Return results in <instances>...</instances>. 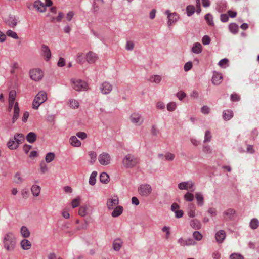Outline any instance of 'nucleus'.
Masks as SVG:
<instances>
[{
	"instance_id": "f257e3e1",
	"label": "nucleus",
	"mask_w": 259,
	"mask_h": 259,
	"mask_svg": "<svg viewBox=\"0 0 259 259\" xmlns=\"http://www.w3.org/2000/svg\"><path fill=\"white\" fill-rule=\"evenodd\" d=\"M138 163V158L132 154H126L122 160V165L126 169H132L136 166Z\"/></svg>"
},
{
	"instance_id": "f03ea898",
	"label": "nucleus",
	"mask_w": 259,
	"mask_h": 259,
	"mask_svg": "<svg viewBox=\"0 0 259 259\" xmlns=\"http://www.w3.org/2000/svg\"><path fill=\"white\" fill-rule=\"evenodd\" d=\"M3 244L7 251H11L14 250L16 245V238L13 233L8 232L4 235Z\"/></svg>"
},
{
	"instance_id": "7ed1b4c3",
	"label": "nucleus",
	"mask_w": 259,
	"mask_h": 259,
	"mask_svg": "<svg viewBox=\"0 0 259 259\" xmlns=\"http://www.w3.org/2000/svg\"><path fill=\"white\" fill-rule=\"evenodd\" d=\"M47 99V95L46 92L41 91L39 92L35 96L32 103V108L37 109L39 106L44 103Z\"/></svg>"
},
{
	"instance_id": "20e7f679",
	"label": "nucleus",
	"mask_w": 259,
	"mask_h": 259,
	"mask_svg": "<svg viewBox=\"0 0 259 259\" xmlns=\"http://www.w3.org/2000/svg\"><path fill=\"white\" fill-rule=\"evenodd\" d=\"M138 190L141 196L147 197L152 193V188L150 185L143 184L139 186Z\"/></svg>"
},
{
	"instance_id": "39448f33",
	"label": "nucleus",
	"mask_w": 259,
	"mask_h": 259,
	"mask_svg": "<svg viewBox=\"0 0 259 259\" xmlns=\"http://www.w3.org/2000/svg\"><path fill=\"white\" fill-rule=\"evenodd\" d=\"M129 119L131 122L136 126H140L144 122V118L141 114L136 112L132 113Z\"/></svg>"
},
{
	"instance_id": "423d86ee",
	"label": "nucleus",
	"mask_w": 259,
	"mask_h": 259,
	"mask_svg": "<svg viewBox=\"0 0 259 259\" xmlns=\"http://www.w3.org/2000/svg\"><path fill=\"white\" fill-rule=\"evenodd\" d=\"M98 159L101 165L107 166L111 163V156L109 153L104 152L99 154Z\"/></svg>"
},
{
	"instance_id": "0eeeda50",
	"label": "nucleus",
	"mask_w": 259,
	"mask_h": 259,
	"mask_svg": "<svg viewBox=\"0 0 259 259\" xmlns=\"http://www.w3.org/2000/svg\"><path fill=\"white\" fill-rule=\"evenodd\" d=\"M165 14L167 15V24L168 27H170L172 24L176 23L179 19V15L176 12L172 13L167 10L165 12Z\"/></svg>"
},
{
	"instance_id": "6e6552de",
	"label": "nucleus",
	"mask_w": 259,
	"mask_h": 259,
	"mask_svg": "<svg viewBox=\"0 0 259 259\" xmlns=\"http://www.w3.org/2000/svg\"><path fill=\"white\" fill-rule=\"evenodd\" d=\"M29 74L30 78L35 81H39L44 76L43 72L39 69H33L30 70Z\"/></svg>"
},
{
	"instance_id": "1a4fd4ad",
	"label": "nucleus",
	"mask_w": 259,
	"mask_h": 259,
	"mask_svg": "<svg viewBox=\"0 0 259 259\" xmlns=\"http://www.w3.org/2000/svg\"><path fill=\"white\" fill-rule=\"evenodd\" d=\"M223 215L225 220L233 221L236 217V211L235 209L231 208L227 209L223 212Z\"/></svg>"
},
{
	"instance_id": "9d476101",
	"label": "nucleus",
	"mask_w": 259,
	"mask_h": 259,
	"mask_svg": "<svg viewBox=\"0 0 259 259\" xmlns=\"http://www.w3.org/2000/svg\"><path fill=\"white\" fill-rule=\"evenodd\" d=\"M99 90L103 95L109 94L112 90V85L109 82H103L100 85Z\"/></svg>"
},
{
	"instance_id": "9b49d317",
	"label": "nucleus",
	"mask_w": 259,
	"mask_h": 259,
	"mask_svg": "<svg viewBox=\"0 0 259 259\" xmlns=\"http://www.w3.org/2000/svg\"><path fill=\"white\" fill-rule=\"evenodd\" d=\"M119 203V199L117 196H114L107 200L106 205L108 209L111 210Z\"/></svg>"
},
{
	"instance_id": "f8f14e48",
	"label": "nucleus",
	"mask_w": 259,
	"mask_h": 259,
	"mask_svg": "<svg viewBox=\"0 0 259 259\" xmlns=\"http://www.w3.org/2000/svg\"><path fill=\"white\" fill-rule=\"evenodd\" d=\"M41 50L42 56L45 57V60L49 61L51 57V53L49 47L45 45H42Z\"/></svg>"
},
{
	"instance_id": "ddd939ff",
	"label": "nucleus",
	"mask_w": 259,
	"mask_h": 259,
	"mask_svg": "<svg viewBox=\"0 0 259 259\" xmlns=\"http://www.w3.org/2000/svg\"><path fill=\"white\" fill-rule=\"evenodd\" d=\"M178 243L181 246L184 247L185 246H191L195 245L196 243L192 239H186L183 238H180L178 240Z\"/></svg>"
},
{
	"instance_id": "4468645a",
	"label": "nucleus",
	"mask_w": 259,
	"mask_h": 259,
	"mask_svg": "<svg viewBox=\"0 0 259 259\" xmlns=\"http://www.w3.org/2000/svg\"><path fill=\"white\" fill-rule=\"evenodd\" d=\"M194 183L191 181H187L180 183L178 184V188L180 190H188L193 188Z\"/></svg>"
},
{
	"instance_id": "2eb2a0df",
	"label": "nucleus",
	"mask_w": 259,
	"mask_h": 259,
	"mask_svg": "<svg viewBox=\"0 0 259 259\" xmlns=\"http://www.w3.org/2000/svg\"><path fill=\"white\" fill-rule=\"evenodd\" d=\"M223 79V76L221 73L214 71L212 77V82L214 85L220 84Z\"/></svg>"
},
{
	"instance_id": "dca6fc26",
	"label": "nucleus",
	"mask_w": 259,
	"mask_h": 259,
	"mask_svg": "<svg viewBox=\"0 0 259 259\" xmlns=\"http://www.w3.org/2000/svg\"><path fill=\"white\" fill-rule=\"evenodd\" d=\"M16 96V93L15 91L12 90L9 93V109L11 110L13 106L15 98Z\"/></svg>"
},
{
	"instance_id": "f3484780",
	"label": "nucleus",
	"mask_w": 259,
	"mask_h": 259,
	"mask_svg": "<svg viewBox=\"0 0 259 259\" xmlns=\"http://www.w3.org/2000/svg\"><path fill=\"white\" fill-rule=\"evenodd\" d=\"M34 7L40 12H44L46 10L45 4L40 0H36L34 3Z\"/></svg>"
},
{
	"instance_id": "a211bd4d",
	"label": "nucleus",
	"mask_w": 259,
	"mask_h": 259,
	"mask_svg": "<svg viewBox=\"0 0 259 259\" xmlns=\"http://www.w3.org/2000/svg\"><path fill=\"white\" fill-rule=\"evenodd\" d=\"M97 59V55L92 52H89L86 55V60L89 63H94Z\"/></svg>"
},
{
	"instance_id": "6ab92c4d",
	"label": "nucleus",
	"mask_w": 259,
	"mask_h": 259,
	"mask_svg": "<svg viewBox=\"0 0 259 259\" xmlns=\"http://www.w3.org/2000/svg\"><path fill=\"white\" fill-rule=\"evenodd\" d=\"M71 86L72 88L77 91L81 90V79L72 78L71 80Z\"/></svg>"
},
{
	"instance_id": "aec40b11",
	"label": "nucleus",
	"mask_w": 259,
	"mask_h": 259,
	"mask_svg": "<svg viewBox=\"0 0 259 259\" xmlns=\"http://www.w3.org/2000/svg\"><path fill=\"white\" fill-rule=\"evenodd\" d=\"M123 244L122 240L120 238L115 239L112 244V247L115 251H119Z\"/></svg>"
},
{
	"instance_id": "412c9836",
	"label": "nucleus",
	"mask_w": 259,
	"mask_h": 259,
	"mask_svg": "<svg viewBox=\"0 0 259 259\" xmlns=\"http://www.w3.org/2000/svg\"><path fill=\"white\" fill-rule=\"evenodd\" d=\"M226 237V233L224 230H220L215 234V239L218 243H221Z\"/></svg>"
},
{
	"instance_id": "4be33fe9",
	"label": "nucleus",
	"mask_w": 259,
	"mask_h": 259,
	"mask_svg": "<svg viewBox=\"0 0 259 259\" xmlns=\"http://www.w3.org/2000/svg\"><path fill=\"white\" fill-rule=\"evenodd\" d=\"M92 210V207L90 204H85L82 206V217L90 214Z\"/></svg>"
},
{
	"instance_id": "5701e85b",
	"label": "nucleus",
	"mask_w": 259,
	"mask_h": 259,
	"mask_svg": "<svg viewBox=\"0 0 259 259\" xmlns=\"http://www.w3.org/2000/svg\"><path fill=\"white\" fill-rule=\"evenodd\" d=\"M195 197L197 205L199 206H202L204 203L203 195L200 192H196L195 194Z\"/></svg>"
},
{
	"instance_id": "b1692460",
	"label": "nucleus",
	"mask_w": 259,
	"mask_h": 259,
	"mask_svg": "<svg viewBox=\"0 0 259 259\" xmlns=\"http://www.w3.org/2000/svg\"><path fill=\"white\" fill-rule=\"evenodd\" d=\"M158 157L160 159H163V158H164L165 160L171 161L174 160V159H175V154L167 152L164 154V155L162 154L158 155Z\"/></svg>"
},
{
	"instance_id": "393cba45",
	"label": "nucleus",
	"mask_w": 259,
	"mask_h": 259,
	"mask_svg": "<svg viewBox=\"0 0 259 259\" xmlns=\"http://www.w3.org/2000/svg\"><path fill=\"white\" fill-rule=\"evenodd\" d=\"M19 111L20 109L18 106V103L16 102L14 107V115L12 118L13 123H14L17 120L19 117Z\"/></svg>"
},
{
	"instance_id": "a878e982",
	"label": "nucleus",
	"mask_w": 259,
	"mask_h": 259,
	"mask_svg": "<svg viewBox=\"0 0 259 259\" xmlns=\"http://www.w3.org/2000/svg\"><path fill=\"white\" fill-rule=\"evenodd\" d=\"M190 226L194 229H199L201 227L200 222L197 219H192L190 223Z\"/></svg>"
},
{
	"instance_id": "bb28decb",
	"label": "nucleus",
	"mask_w": 259,
	"mask_h": 259,
	"mask_svg": "<svg viewBox=\"0 0 259 259\" xmlns=\"http://www.w3.org/2000/svg\"><path fill=\"white\" fill-rule=\"evenodd\" d=\"M123 207L121 206H116L111 213L113 217H117L121 215L123 212Z\"/></svg>"
},
{
	"instance_id": "cd10ccee",
	"label": "nucleus",
	"mask_w": 259,
	"mask_h": 259,
	"mask_svg": "<svg viewBox=\"0 0 259 259\" xmlns=\"http://www.w3.org/2000/svg\"><path fill=\"white\" fill-rule=\"evenodd\" d=\"M196 208L193 204H190L188 208V215L189 217L193 218L196 215Z\"/></svg>"
},
{
	"instance_id": "c85d7f7f",
	"label": "nucleus",
	"mask_w": 259,
	"mask_h": 259,
	"mask_svg": "<svg viewBox=\"0 0 259 259\" xmlns=\"http://www.w3.org/2000/svg\"><path fill=\"white\" fill-rule=\"evenodd\" d=\"M7 146L11 150H15L18 147L19 145L13 138V139H10L8 142Z\"/></svg>"
},
{
	"instance_id": "c756f323",
	"label": "nucleus",
	"mask_w": 259,
	"mask_h": 259,
	"mask_svg": "<svg viewBox=\"0 0 259 259\" xmlns=\"http://www.w3.org/2000/svg\"><path fill=\"white\" fill-rule=\"evenodd\" d=\"M24 136L22 134L16 133L14 135V140L17 142L19 145L24 142Z\"/></svg>"
},
{
	"instance_id": "7c9ffc66",
	"label": "nucleus",
	"mask_w": 259,
	"mask_h": 259,
	"mask_svg": "<svg viewBox=\"0 0 259 259\" xmlns=\"http://www.w3.org/2000/svg\"><path fill=\"white\" fill-rule=\"evenodd\" d=\"M41 188L39 186L33 185L31 188V191L34 196L37 197L39 195Z\"/></svg>"
},
{
	"instance_id": "2f4dec72",
	"label": "nucleus",
	"mask_w": 259,
	"mask_h": 259,
	"mask_svg": "<svg viewBox=\"0 0 259 259\" xmlns=\"http://www.w3.org/2000/svg\"><path fill=\"white\" fill-rule=\"evenodd\" d=\"M202 47L199 42L195 43L192 47V51L196 54H199L202 52Z\"/></svg>"
},
{
	"instance_id": "473e14b6",
	"label": "nucleus",
	"mask_w": 259,
	"mask_h": 259,
	"mask_svg": "<svg viewBox=\"0 0 259 259\" xmlns=\"http://www.w3.org/2000/svg\"><path fill=\"white\" fill-rule=\"evenodd\" d=\"M233 117V112L230 110L224 111L223 113V117L225 120H229Z\"/></svg>"
},
{
	"instance_id": "72a5a7b5",
	"label": "nucleus",
	"mask_w": 259,
	"mask_h": 259,
	"mask_svg": "<svg viewBox=\"0 0 259 259\" xmlns=\"http://www.w3.org/2000/svg\"><path fill=\"white\" fill-rule=\"evenodd\" d=\"M36 135L33 132H30L26 136L27 141L31 143H33L36 140Z\"/></svg>"
},
{
	"instance_id": "f704fd0d",
	"label": "nucleus",
	"mask_w": 259,
	"mask_h": 259,
	"mask_svg": "<svg viewBox=\"0 0 259 259\" xmlns=\"http://www.w3.org/2000/svg\"><path fill=\"white\" fill-rule=\"evenodd\" d=\"M70 144L74 147H79L81 145L80 141L74 136L71 137L70 138Z\"/></svg>"
},
{
	"instance_id": "c9c22d12",
	"label": "nucleus",
	"mask_w": 259,
	"mask_h": 259,
	"mask_svg": "<svg viewBox=\"0 0 259 259\" xmlns=\"http://www.w3.org/2000/svg\"><path fill=\"white\" fill-rule=\"evenodd\" d=\"M88 156L89 157V162L93 164L96 160L97 155L95 152L90 151L88 152Z\"/></svg>"
},
{
	"instance_id": "e433bc0d",
	"label": "nucleus",
	"mask_w": 259,
	"mask_h": 259,
	"mask_svg": "<svg viewBox=\"0 0 259 259\" xmlns=\"http://www.w3.org/2000/svg\"><path fill=\"white\" fill-rule=\"evenodd\" d=\"M97 176V172L94 171L91 174L89 180V183L92 186H94L96 182V177Z\"/></svg>"
},
{
	"instance_id": "4c0bfd02",
	"label": "nucleus",
	"mask_w": 259,
	"mask_h": 259,
	"mask_svg": "<svg viewBox=\"0 0 259 259\" xmlns=\"http://www.w3.org/2000/svg\"><path fill=\"white\" fill-rule=\"evenodd\" d=\"M21 245L22 248L23 249L28 250V249H29L30 248V247L31 246V243L28 240H27V239H23L21 242Z\"/></svg>"
},
{
	"instance_id": "58836bf2",
	"label": "nucleus",
	"mask_w": 259,
	"mask_h": 259,
	"mask_svg": "<svg viewBox=\"0 0 259 259\" xmlns=\"http://www.w3.org/2000/svg\"><path fill=\"white\" fill-rule=\"evenodd\" d=\"M149 80L151 82L159 83L162 80V77L158 75H152L150 76Z\"/></svg>"
},
{
	"instance_id": "ea45409f",
	"label": "nucleus",
	"mask_w": 259,
	"mask_h": 259,
	"mask_svg": "<svg viewBox=\"0 0 259 259\" xmlns=\"http://www.w3.org/2000/svg\"><path fill=\"white\" fill-rule=\"evenodd\" d=\"M100 181L101 183L107 184L109 181V177L106 172H102L100 176Z\"/></svg>"
},
{
	"instance_id": "a19ab883",
	"label": "nucleus",
	"mask_w": 259,
	"mask_h": 259,
	"mask_svg": "<svg viewBox=\"0 0 259 259\" xmlns=\"http://www.w3.org/2000/svg\"><path fill=\"white\" fill-rule=\"evenodd\" d=\"M7 25L12 28H14L17 24L16 20L14 17H10L6 22Z\"/></svg>"
},
{
	"instance_id": "79ce46f5",
	"label": "nucleus",
	"mask_w": 259,
	"mask_h": 259,
	"mask_svg": "<svg viewBox=\"0 0 259 259\" xmlns=\"http://www.w3.org/2000/svg\"><path fill=\"white\" fill-rule=\"evenodd\" d=\"M55 155L53 152L48 153L45 157V160L47 163H50L53 161L55 159Z\"/></svg>"
},
{
	"instance_id": "37998d69",
	"label": "nucleus",
	"mask_w": 259,
	"mask_h": 259,
	"mask_svg": "<svg viewBox=\"0 0 259 259\" xmlns=\"http://www.w3.org/2000/svg\"><path fill=\"white\" fill-rule=\"evenodd\" d=\"M21 234L25 238H27L30 235V232L25 226H22L21 228Z\"/></svg>"
},
{
	"instance_id": "c03bdc74",
	"label": "nucleus",
	"mask_w": 259,
	"mask_h": 259,
	"mask_svg": "<svg viewBox=\"0 0 259 259\" xmlns=\"http://www.w3.org/2000/svg\"><path fill=\"white\" fill-rule=\"evenodd\" d=\"M229 30L233 34H236L238 32V27L235 23H231L229 26Z\"/></svg>"
},
{
	"instance_id": "a18cd8bd",
	"label": "nucleus",
	"mask_w": 259,
	"mask_h": 259,
	"mask_svg": "<svg viewBox=\"0 0 259 259\" xmlns=\"http://www.w3.org/2000/svg\"><path fill=\"white\" fill-rule=\"evenodd\" d=\"M259 226V221L257 219H253L250 222V227L252 229H256Z\"/></svg>"
},
{
	"instance_id": "49530a36",
	"label": "nucleus",
	"mask_w": 259,
	"mask_h": 259,
	"mask_svg": "<svg viewBox=\"0 0 259 259\" xmlns=\"http://www.w3.org/2000/svg\"><path fill=\"white\" fill-rule=\"evenodd\" d=\"M187 14L188 16L193 15L195 12V8L193 6L189 5L186 8Z\"/></svg>"
},
{
	"instance_id": "de8ad7c7",
	"label": "nucleus",
	"mask_w": 259,
	"mask_h": 259,
	"mask_svg": "<svg viewBox=\"0 0 259 259\" xmlns=\"http://www.w3.org/2000/svg\"><path fill=\"white\" fill-rule=\"evenodd\" d=\"M184 199L187 201H192L194 199V195L193 194L187 192L184 196Z\"/></svg>"
},
{
	"instance_id": "09e8293b",
	"label": "nucleus",
	"mask_w": 259,
	"mask_h": 259,
	"mask_svg": "<svg viewBox=\"0 0 259 259\" xmlns=\"http://www.w3.org/2000/svg\"><path fill=\"white\" fill-rule=\"evenodd\" d=\"M162 231L166 233L165 238L167 240L168 239L170 234V228L167 226H164L162 228Z\"/></svg>"
},
{
	"instance_id": "8fccbe9b",
	"label": "nucleus",
	"mask_w": 259,
	"mask_h": 259,
	"mask_svg": "<svg viewBox=\"0 0 259 259\" xmlns=\"http://www.w3.org/2000/svg\"><path fill=\"white\" fill-rule=\"evenodd\" d=\"M6 34L9 37H11L13 38H14V39L18 38V36L17 34L15 32H14L11 30H8L6 32Z\"/></svg>"
},
{
	"instance_id": "3c124183",
	"label": "nucleus",
	"mask_w": 259,
	"mask_h": 259,
	"mask_svg": "<svg viewBox=\"0 0 259 259\" xmlns=\"http://www.w3.org/2000/svg\"><path fill=\"white\" fill-rule=\"evenodd\" d=\"M205 19L207 21L208 24L209 25H213V18L211 14H207L205 16Z\"/></svg>"
},
{
	"instance_id": "603ef678",
	"label": "nucleus",
	"mask_w": 259,
	"mask_h": 259,
	"mask_svg": "<svg viewBox=\"0 0 259 259\" xmlns=\"http://www.w3.org/2000/svg\"><path fill=\"white\" fill-rule=\"evenodd\" d=\"M135 46V44L132 41H127L125 45V49L127 51H132Z\"/></svg>"
},
{
	"instance_id": "864d4df0",
	"label": "nucleus",
	"mask_w": 259,
	"mask_h": 259,
	"mask_svg": "<svg viewBox=\"0 0 259 259\" xmlns=\"http://www.w3.org/2000/svg\"><path fill=\"white\" fill-rule=\"evenodd\" d=\"M193 237L195 240L200 241L202 238V235L198 231H195L193 233Z\"/></svg>"
},
{
	"instance_id": "5fc2aeb1",
	"label": "nucleus",
	"mask_w": 259,
	"mask_h": 259,
	"mask_svg": "<svg viewBox=\"0 0 259 259\" xmlns=\"http://www.w3.org/2000/svg\"><path fill=\"white\" fill-rule=\"evenodd\" d=\"M103 3V0H94V9L97 11L99 6L101 5Z\"/></svg>"
},
{
	"instance_id": "6e6d98bb",
	"label": "nucleus",
	"mask_w": 259,
	"mask_h": 259,
	"mask_svg": "<svg viewBox=\"0 0 259 259\" xmlns=\"http://www.w3.org/2000/svg\"><path fill=\"white\" fill-rule=\"evenodd\" d=\"M176 104L175 102H172L168 103L167 105V109L169 111H173L176 108Z\"/></svg>"
},
{
	"instance_id": "4d7b16f0",
	"label": "nucleus",
	"mask_w": 259,
	"mask_h": 259,
	"mask_svg": "<svg viewBox=\"0 0 259 259\" xmlns=\"http://www.w3.org/2000/svg\"><path fill=\"white\" fill-rule=\"evenodd\" d=\"M230 259H244V257L239 253H232L230 256Z\"/></svg>"
},
{
	"instance_id": "13d9d810",
	"label": "nucleus",
	"mask_w": 259,
	"mask_h": 259,
	"mask_svg": "<svg viewBox=\"0 0 259 259\" xmlns=\"http://www.w3.org/2000/svg\"><path fill=\"white\" fill-rule=\"evenodd\" d=\"M40 168L41 172L43 174L48 171V167L47 164L44 162H41L40 164Z\"/></svg>"
},
{
	"instance_id": "bf43d9fd",
	"label": "nucleus",
	"mask_w": 259,
	"mask_h": 259,
	"mask_svg": "<svg viewBox=\"0 0 259 259\" xmlns=\"http://www.w3.org/2000/svg\"><path fill=\"white\" fill-rule=\"evenodd\" d=\"M229 62V60L227 59H223L220 61L219 62V65L221 67L225 68L226 67V66L227 65L228 63Z\"/></svg>"
},
{
	"instance_id": "052dcab7",
	"label": "nucleus",
	"mask_w": 259,
	"mask_h": 259,
	"mask_svg": "<svg viewBox=\"0 0 259 259\" xmlns=\"http://www.w3.org/2000/svg\"><path fill=\"white\" fill-rule=\"evenodd\" d=\"M211 138V134L209 131H206L205 133L204 142H209Z\"/></svg>"
},
{
	"instance_id": "680f3d73",
	"label": "nucleus",
	"mask_w": 259,
	"mask_h": 259,
	"mask_svg": "<svg viewBox=\"0 0 259 259\" xmlns=\"http://www.w3.org/2000/svg\"><path fill=\"white\" fill-rule=\"evenodd\" d=\"M202 42L204 45H208L210 42V38L207 35H205L202 37Z\"/></svg>"
},
{
	"instance_id": "e2e57ef3",
	"label": "nucleus",
	"mask_w": 259,
	"mask_h": 259,
	"mask_svg": "<svg viewBox=\"0 0 259 259\" xmlns=\"http://www.w3.org/2000/svg\"><path fill=\"white\" fill-rule=\"evenodd\" d=\"M79 102L75 100H72L70 101V106L73 108L78 107Z\"/></svg>"
},
{
	"instance_id": "0e129e2a",
	"label": "nucleus",
	"mask_w": 259,
	"mask_h": 259,
	"mask_svg": "<svg viewBox=\"0 0 259 259\" xmlns=\"http://www.w3.org/2000/svg\"><path fill=\"white\" fill-rule=\"evenodd\" d=\"M159 133L158 128L155 126L153 125L151 129V133L153 136L157 135Z\"/></svg>"
},
{
	"instance_id": "69168bd1",
	"label": "nucleus",
	"mask_w": 259,
	"mask_h": 259,
	"mask_svg": "<svg viewBox=\"0 0 259 259\" xmlns=\"http://www.w3.org/2000/svg\"><path fill=\"white\" fill-rule=\"evenodd\" d=\"M207 212L208 213L211 217H215L217 215V210L215 208H209Z\"/></svg>"
},
{
	"instance_id": "338daca9",
	"label": "nucleus",
	"mask_w": 259,
	"mask_h": 259,
	"mask_svg": "<svg viewBox=\"0 0 259 259\" xmlns=\"http://www.w3.org/2000/svg\"><path fill=\"white\" fill-rule=\"evenodd\" d=\"M80 204V199L79 198H77L74 199L72 201V206L73 208H75L79 206Z\"/></svg>"
},
{
	"instance_id": "774afa93",
	"label": "nucleus",
	"mask_w": 259,
	"mask_h": 259,
	"mask_svg": "<svg viewBox=\"0 0 259 259\" xmlns=\"http://www.w3.org/2000/svg\"><path fill=\"white\" fill-rule=\"evenodd\" d=\"M66 62L65 59L62 57H60L57 63L58 66L62 67L64 66Z\"/></svg>"
}]
</instances>
